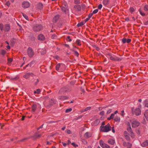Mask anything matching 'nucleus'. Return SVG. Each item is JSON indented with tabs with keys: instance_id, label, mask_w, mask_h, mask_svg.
<instances>
[{
	"instance_id": "39448f33",
	"label": "nucleus",
	"mask_w": 148,
	"mask_h": 148,
	"mask_svg": "<svg viewBox=\"0 0 148 148\" xmlns=\"http://www.w3.org/2000/svg\"><path fill=\"white\" fill-rule=\"evenodd\" d=\"M99 144L100 146L103 148H110V147L107 144L104 143L101 140L99 141Z\"/></svg>"
},
{
	"instance_id": "1a4fd4ad",
	"label": "nucleus",
	"mask_w": 148,
	"mask_h": 148,
	"mask_svg": "<svg viewBox=\"0 0 148 148\" xmlns=\"http://www.w3.org/2000/svg\"><path fill=\"white\" fill-rule=\"evenodd\" d=\"M30 5L29 3L27 1H24L23 3L22 6L24 8H27Z\"/></svg>"
},
{
	"instance_id": "09e8293b",
	"label": "nucleus",
	"mask_w": 148,
	"mask_h": 148,
	"mask_svg": "<svg viewBox=\"0 0 148 148\" xmlns=\"http://www.w3.org/2000/svg\"><path fill=\"white\" fill-rule=\"evenodd\" d=\"M93 14L92 13L89 14L88 15V17L90 18L92 17Z\"/></svg>"
},
{
	"instance_id": "20e7f679",
	"label": "nucleus",
	"mask_w": 148,
	"mask_h": 148,
	"mask_svg": "<svg viewBox=\"0 0 148 148\" xmlns=\"http://www.w3.org/2000/svg\"><path fill=\"white\" fill-rule=\"evenodd\" d=\"M27 54L30 57H32L34 55V52L32 49L31 47H29L27 49Z\"/></svg>"
},
{
	"instance_id": "6e6552de",
	"label": "nucleus",
	"mask_w": 148,
	"mask_h": 148,
	"mask_svg": "<svg viewBox=\"0 0 148 148\" xmlns=\"http://www.w3.org/2000/svg\"><path fill=\"white\" fill-rule=\"evenodd\" d=\"M110 59L112 60L115 61H121L122 58H119L116 56H111L110 58Z\"/></svg>"
},
{
	"instance_id": "0e129e2a",
	"label": "nucleus",
	"mask_w": 148,
	"mask_h": 148,
	"mask_svg": "<svg viewBox=\"0 0 148 148\" xmlns=\"http://www.w3.org/2000/svg\"><path fill=\"white\" fill-rule=\"evenodd\" d=\"M39 5L41 6L40 8H42V4L41 3H39Z\"/></svg>"
},
{
	"instance_id": "3c124183",
	"label": "nucleus",
	"mask_w": 148,
	"mask_h": 148,
	"mask_svg": "<svg viewBox=\"0 0 148 148\" xmlns=\"http://www.w3.org/2000/svg\"><path fill=\"white\" fill-rule=\"evenodd\" d=\"M115 114L114 113L112 114L110 116V118L113 119L114 117Z\"/></svg>"
},
{
	"instance_id": "c9c22d12",
	"label": "nucleus",
	"mask_w": 148,
	"mask_h": 148,
	"mask_svg": "<svg viewBox=\"0 0 148 148\" xmlns=\"http://www.w3.org/2000/svg\"><path fill=\"white\" fill-rule=\"evenodd\" d=\"M125 139L128 141H129L130 140V138L129 136L127 135H125Z\"/></svg>"
},
{
	"instance_id": "ea45409f",
	"label": "nucleus",
	"mask_w": 148,
	"mask_h": 148,
	"mask_svg": "<svg viewBox=\"0 0 148 148\" xmlns=\"http://www.w3.org/2000/svg\"><path fill=\"white\" fill-rule=\"evenodd\" d=\"M61 9L64 12H66V8L64 7H62L61 8Z\"/></svg>"
},
{
	"instance_id": "58836bf2",
	"label": "nucleus",
	"mask_w": 148,
	"mask_h": 148,
	"mask_svg": "<svg viewBox=\"0 0 148 148\" xmlns=\"http://www.w3.org/2000/svg\"><path fill=\"white\" fill-rule=\"evenodd\" d=\"M127 39L126 38H123L122 39V41L123 43H125L126 42Z\"/></svg>"
},
{
	"instance_id": "423d86ee",
	"label": "nucleus",
	"mask_w": 148,
	"mask_h": 148,
	"mask_svg": "<svg viewBox=\"0 0 148 148\" xmlns=\"http://www.w3.org/2000/svg\"><path fill=\"white\" fill-rule=\"evenodd\" d=\"M34 74L32 73H27L24 75L23 77L26 79H28L30 77H33L34 76Z\"/></svg>"
},
{
	"instance_id": "4be33fe9",
	"label": "nucleus",
	"mask_w": 148,
	"mask_h": 148,
	"mask_svg": "<svg viewBox=\"0 0 148 148\" xmlns=\"http://www.w3.org/2000/svg\"><path fill=\"white\" fill-rule=\"evenodd\" d=\"M109 0H103V5H106L109 4Z\"/></svg>"
},
{
	"instance_id": "680f3d73",
	"label": "nucleus",
	"mask_w": 148,
	"mask_h": 148,
	"mask_svg": "<svg viewBox=\"0 0 148 148\" xmlns=\"http://www.w3.org/2000/svg\"><path fill=\"white\" fill-rule=\"evenodd\" d=\"M112 131L113 133H114L115 132V130L114 127H113L112 128Z\"/></svg>"
},
{
	"instance_id": "f704fd0d",
	"label": "nucleus",
	"mask_w": 148,
	"mask_h": 148,
	"mask_svg": "<svg viewBox=\"0 0 148 148\" xmlns=\"http://www.w3.org/2000/svg\"><path fill=\"white\" fill-rule=\"evenodd\" d=\"M71 145H73L75 147H76L78 146V145L77 144H76L75 143H72Z\"/></svg>"
},
{
	"instance_id": "393cba45",
	"label": "nucleus",
	"mask_w": 148,
	"mask_h": 148,
	"mask_svg": "<svg viewBox=\"0 0 148 148\" xmlns=\"http://www.w3.org/2000/svg\"><path fill=\"white\" fill-rule=\"evenodd\" d=\"M136 8L132 7H130V8L129 10L131 13H132L134 12Z\"/></svg>"
},
{
	"instance_id": "8fccbe9b",
	"label": "nucleus",
	"mask_w": 148,
	"mask_h": 148,
	"mask_svg": "<svg viewBox=\"0 0 148 148\" xmlns=\"http://www.w3.org/2000/svg\"><path fill=\"white\" fill-rule=\"evenodd\" d=\"M10 3L9 1H7L5 3V5H7L8 6H10Z\"/></svg>"
},
{
	"instance_id": "e2e57ef3",
	"label": "nucleus",
	"mask_w": 148,
	"mask_h": 148,
	"mask_svg": "<svg viewBox=\"0 0 148 148\" xmlns=\"http://www.w3.org/2000/svg\"><path fill=\"white\" fill-rule=\"evenodd\" d=\"M100 114L101 115H103L104 114V112L102 111L100 112Z\"/></svg>"
},
{
	"instance_id": "4c0bfd02",
	"label": "nucleus",
	"mask_w": 148,
	"mask_h": 148,
	"mask_svg": "<svg viewBox=\"0 0 148 148\" xmlns=\"http://www.w3.org/2000/svg\"><path fill=\"white\" fill-rule=\"evenodd\" d=\"M98 9H95L93 11L92 13L93 14H95L97 13L98 12Z\"/></svg>"
},
{
	"instance_id": "37998d69",
	"label": "nucleus",
	"mask_w": 148,
	"mask_h": 148,
	"mask_svg": "<svg viewBox=\"0 0 148 148\" xmlns=\"http://www.w3.org/2000/svg\"><path fill=\"white\" fill-rule=\"evenodd\" d=\"M74 2L75 4L79 3L80 2L79 0H75Z\"/></svg>"
},
{
	"instance_id": "ddd939ff",
	"label": "nucleus",
	"mask_w": 148,
	"mask_h": 148,
	"mask_svg": "<svg viewBox=\"0 0 148 148\" xmlns=\"http://www.w3.org/2000/svg\"><path fill=\"white\" fill-rule=\"evenodd\" d=\"M45 37L42 34H40L38 37V39L40 40H43L45 39Z\"/></svg>"
},
{
	"instance_id": "c85d7f7f",
	"label": "nucleus",
	"mask_w": 148,
	"mask_h": 148,
	"mask_svg": "<svg viewBox=\"0 0 148 148\" xmlns=\"http://www.w3.org/2000/svg\"><path fill=\"white\" fill-rule=\"evenodd\" d=\"M60 66V64L58 63L57 64L56 66V69L57 71H58L59 70V68Z\"/></svg>"
},
{
	"instance_id": "052dcab7",
	"label": "nucleus",
	"mask_w": 148,
	"mask_h": 148,
	"mask_svg": "<svg viewBox=\"0 0 148 148\" xmlns=\"http://www.w3.org/2000/svg\"><path fill=\"white\" fill-rule=\"evenodd\" d=\"M67 38L69 39L68 41L69 42H71V41L72 40L71 39H70V37L69 36H68L67 37Z\"/></svg>"
},
{
	"instance_id": "49530a36",
	"label": "nucleus",
	"mask_w": 148,
	"mask_h": 148,
	"mask_svg": "<svg viewBox=\"0 0 148 148\" xmlns=\"http://www.w3.org/2000/svg\"><path fill=\"white\" fill-rule=\"evenodd\" d=\"M8 62L11 63L12 61V59L11 58H8Z\"/></svg>"
},
{
	"instance_id": "603ef678",
	"label": "nucleus",
	"mask_w": 148,
	"mask_h": 148,
	"mask_svg": "<svg viewBox=\"0 0 148 148\" xmlns=\"http://www.w3.org/2000/svg\"><path fill=\"white\" fill-rule=\"evenodd\" d=\"M35 136L36 137H40L41 136V134H36Z\"/></svg>"
},
{
	"instance_id": "864d4df0",
	"label": "nucleus",
	"mask_w": 148,
	"mask_h": 148,
	"mask_svg": "<svg viewBox=\"0 0 148 148\" xmlns=\"http://www.w3.org/2000/svg\"><path fill=\"white\" fill-rule=\"evenodd\" d=\"M3 25L2 24H0V28L1 30H2L3 29Z\"/></svg>"
},
{
	"instance_id": "de8ad7c7",
	"label": "nucleus",
	"mask_w": 148,
	"mask_h": 148,
	"mask_svg": "<svg viewBox=\"0 0 148 148\" xmlns=\"http://www.w3.org/2000/svg\"><path fill=\"white\" fill-rule=\"evenodd\" d=\"M131 40L130 39H127L126 42L127 43H129L131 42Z\"/></svg>"
},
{
	"instance_id": "9d476101",
	"label": "nucleus",
	"mask_w": 148,
	"mask_h": 148,
	"mask_svg": "<svg viewBox=\"0 0 148 148\" xmlns=\"http://www.w3.org/2000/svg\"><path fill=\"white\" fill-rule=\"evenodd\" d=\"M74 8L75 10L77 12L81 11L82 9L81 6L78 5H75L74 7Z\"/></svg>"
},
{
	"instance_id": "7c9ffc66",
	"label": "nucleus",
	"mask_w": 148,
	"mask_h": 148,
	"mask_svg": "<svg viewBox=\"0 0 148 148\" xmlns=\"http://www.w3.org/2000/svg\"><path fill=\"white\" fill-rule=\"evenodd\" d=\"M145 106L148 108V100H146L144 102Z\"/></svg>"
},
{
	"instance_id": "c756f323",
	"label": "nucleus",
	"mask_w": 148,
	"mask_h": 148,
	"mask_svg": "<svg viewBox=\"0 0 148 148\" xmlns=\"http://www.w3.org/2000/svg\"><path fill=\"white\" fill-rule=\"evenodd\" d=\"M84 24L83 22H81L80 23H78L77 26L78 27H80L83 26Z\"/></svg>"
},
{
	"instance_id": "6e6d98bb",
	"label": "nucleus",
	"mask_w": 148,
	"mask_h": 148,
	"mask_svg": "<svg viewBox=\"0 0 148 148\" xmlns=\"http://www.w3.org/2000/svg\"><path fill=\"white\" fill-rule=\"evenodd\" d=\"M124 111L122 110L121 112V115L122 116H124Z\"/></svg>"
},
{
	"instance_id": "c03bdc74",
	"label": "nucleus",
	"mask_w": 148,
	"mask_h": 148,
	"mask_svg": "<svg viewBox=\"0 0 148 148\" xmlns=\"http://www.w3.org/2000/svg\"><path fill=\"white\" fill-rule=\"evenodd\" d=\"M102 7V5L101 4H99L98 6V9L100 10Z\"/></svg>"
},
{
	"instance_id": "473e14b6",
	"label": "nucleus",
	"mask_w": 148,
	"mask_h": 148,
	"mask_svg": "<svg viewBox=\"0 0 148 148\" xmlns=\"http://www.w3.org/2000/svg\"><path fill=\"white\" fill-rule=\"evenodd\" d=\"M139 11L140 12V14L142 16H144L145 15V14L144 13H143L142 12L141 9H140L139 10Z\"/></svg>"
},
{
	"instance_id": "f257e3e1",
	"label": "nucleus",
	"mask_w": 148,
	"mask_h": 148,
	"mask_svg": "<svg viewBox=\"0 0 148 148\" xmlns=\"http://www.w3.org/2000/svg\"><path fill=\"white\" fill-rule=\"evenodd\" d=\"M101 132H107L111 130V127L109 123H108L105 126H101L100 127Z\"/></svg>"
},
{
	"instance_id": "79ce46f5",
	"label": "nucleus",
	"mask_w": 148,
	"mask_h": 148,
	"mask_svg": "<svg viewBox=\"0 0 148 148\" xmlns=\"http://www.w3.org/2000/svg\"><path fill=\"white\" fill-rule=\"evenodd\" d=\"M129 134L130 135L132 138H134V135L133 132H132V133H129Z\"/></svg>"
},
{
	"instance_id": "72a5a7b5",
	"label": "nucleus",
	"mask_w": 148,
	"mask_h": 148,
	"mask_svg": "<svg viewBox=\"0 0 148 148\" xmlns=\"http://www.w3.org/2000/svg\"><path fill=\"white\" fill-rule=\"evenodd\" d=\"M72 110V109L71 108H69L66 109L65 111V112L66 113H68L69 112H70Z\"/></svg>"
},
{
	"instance_id": "bf43d9fd",
	"label": "nucleus",
	"mask_w": 148,
	"mask_h": 148,
	"mask_svg": "<svg viewBox=\"0 0 148 148\" xmlns=\"http://www.w3.org/2000/svg\"><path fill=\"white\" fill-rule=\"evenodd\" d=\"M90 18H89L88 17V18H86L85 19V23L87 21H88L89 19H90Z\"/></svg>"
},
{
	"instance_id": "a211bd4d",
	"label": "nucleus",
	"mask_w": 148,
	"mask_h": 148,
	"mask_svg": "<svg viewBox=\"0 0 148 148\" xmlns=\"http://www.w3.org/2000/svg\"><path fill=\"white\" fill-rule=\"evenodd\" d=\"M59 18V16L58 15H57L53 18V20L54 22H56L58 19Z\"/></svg>"
},
{
	"instance_id": "7ed1b4c3",
	"label": "nucleus",
	"mask_w": 148,
	"mask_h": 148,
	"mask_svg": "<svg viewBox=\"0 0 148 148\" xmlns=\"http://www.w3.org/2000/svg\"><path fill=\"white\" fill-rule=\"evenodd\" d=\"M42 28V26L41 25L36 24L34 25L33 27V30L35 32H39Z\"/></svg>"
},
{
	"instance_id": "2eb2a0df",
	"label": "nucleus",
	"mask_w": 148,
	"mask_h": 148,
	"mask_svg": "<svg viewBox=\"0 0 148 148\" xmlns=\"http://www.w3.org/2000/svg\"><path fill=\"white\" fill-rule=\"evenodd\" d=\"M141 145L143 147H146L148 145V141L146 140L141 144Z\"/></svg>"
},
{
	"instance_id": "dca6fc26",
	"label": "nucleus",
	"mask_w": 148,
	"mask_h": 148,
	"mask_svg": "<svg viewBox=\"0 0 148 148\" xmlns=\"http://www.w3.org/2000/svg\"><path fill=\"white\" fill-rule=\"evenodd\" d=\"M100 123V120L98 119H97L92 123V124L95 125H97L99 124Z\"/></svg>"
},
{
	"instance_id": "e433bc0d",
	"label": "nucleus",
	"mask_w": 148,
	"mask_h": 148,
	"mask_svg": "<svg viewBox=\"0 0 148 148\" xmlns=\"http://www.w3.org/2000/svg\"><path fill=\"white\" fill-rule=\"evenodd\" d=\"M23 15L24 17L27 20H28V16L24 14L23 13Z\"/></svg>"
},
{
	"instance_id": "a18cd8bd",
	"label": "nucleus",
	"mask_w": 148,
	"mask_h": 148,
	"mask_svg": "<svg viewBox=\"0 0 148 148\" xmlns=\"http://www.w3.org/2000/svg\"><path fill=\"white\" fill-rule=\"evenodd\" d=\"M5 53H6V52L4 50H2L1 51V53L3 55H5Z\"/></svg>"
},
{
	"instance_id": "aec40b11",
	"label": "nucleus",
	"mask_w": 148,
	"mask_h": 148,
	"mask_svg": "<svg viewBox=\"0 0 148 148\" xmlns=\"http://www.w3.org/2000/svg\"><path fill=\"white\" fill-rule=\"evenodd\" d=\"M84 135L85 136H86L88 138H89L91 136L92 134L90 132H87Z\"/></svg>"
},
{
	"instance_id": "a19ab883",
	"label": "nucleus",
	"mask_w": 148,
	"mask_h": 148,
	"mask_svg": "<svg viewBox=\"0 0 148 148\" xmlns=\"http://www.w3.org/2000/svg\"><path fill=\"white\" fill-rule=\"evenodd\" d=\"M52 39H55L57 38V35L55 34L51 36Z\"/></svg>"
},
{
	"instance_id": "13d9d810",
	"label": "nucleus",
	"mask_w": 148,
	"mask_h": 148,
	"mask_svg": "<svg viewBox=\"0 0 148 148\" xmlns=\"http://www.w3.org/2000/svg\"><path fill=\"white\" fill-rule=\"evenodd\" d=\"M82 117V116H78V117H77V118H76L75 119L76 120H77V119H80Z\"/></svg>"
},
{
	"instance_id": "6ab92c4d",
	"label": "nucleus",
	"mask_w": 148,
	"mask_h": 148,
	"mask_svg": "<svg viewBox=\"0 0 148 148\" xmlns=\"http://www.w3.org/2000/svg\"><path fill=\"white\" fill-rule=\"evenodd\" d=\"M37 106L36 104H34L32 106V111L33 112H34L37 109Z\"/></svg>"
},
{
	"instance_id": "f03ea898",
	"label": "nucleus",
	"mask_w": 148,
	"mask_h": 148,
	"mask_svg": "<svg viewBox=\"0 0 148 148\" xmlns=\"http://www.w3.org/2000/svg\"><path fill=\"white\" fill-rule=\"evenodd\" d=\"M132 114L136 116L139 115L141 114V110L139 108H136L135 109L133 108H132Z\"/></svg>"
},
{
	"instance_id": "f3484780",
	"label": "nucleus",
	"mask_w": 148,
	"mask_h": 148,
	"mask_svg": "<svg viewBox=\"0 0 148 148\" xmlns=\"http://www.w3.org/2000/svg\"><path fill=\"white\" fill-rule=\"evenodd\" d=\"M127 125L129 127L127 128V130L129 132V133H132V131L131 127L130 124V123H128L127 124Z\"/></svg>"
},
{
	"instance_id": "bb28decb",
	"label": "nucleus",
	"mask_w": 148,
	"mask_h": 148,
	"mask_svg": "<svg viewBox=\"0 0 148 148\" xmlns=\"http://www.w3.org/2000/svg\"><path fill=\"white\" fill-rule=\"evenodd\" d=\"M114 120L116 122H119L120 121V119L119 117L117 116L115 117Z\"/></svg>"
},
{
	"instance_id": "412c9836",
	"label": "nucleus",
	"mask_w": 148,
	"mask_h": 148,
	"mask_svg": "<svg viewBox=\"0 0 148 148\" xmlns=\"http://www.w3.org/2000/svg\"><path fill=\"white\" fill-rule=\"evenodd\" d=\"M108 143L111 145H113L115 143L114 140L112 139H109L108 141Z\"/></svg>"
},
{
	"instance_id": "5701e85b",
	"label": "nucleus",
	"mask_w": 148,
	"mask_h": 148,
	"mask_svg": "<svg viewBox=\"0 0 148 148\" xmlns=\"http://www.w3.org/2000/svg\"><path fill=\"white\" fill-rule=\"evenodd\" d=\"M59 98L60 99L62 100L67 99L68 98V97L66 96H61L59 97Z\"/></svg>"
},
{
	"instance_id": "69168bd1",
	"label": "nucleus",
	"mask_w": 148,
	"mask_h": 148,
	"mask_svg": "<svg viewBox=\"0 0 148 148\" xmlns=\"http://www.w3.org/2000/svg\"><path fill=\"white\" fill-rule=\"evenodd\" d=\"M62 143L64 147H65L66 145V144L65 143L62 142Z\"/></svg>"
},
{
	"instance_id": "4468645a",
	"label": "nucleus",
	"mask_w": 148,
	"mask_h": 148,
	"mask_svg": "<svg viewBox=\"0 0 148 148\" xmlns=\"http://www.w3.org/2000/svg\"><path fill=\"white\" fill-rule=\"evenodd\" d=\"M10 29V26L8 24L5 25L4 27V30L6 32L8 31Z\"/></svg>"
},
{
	"instance_id": "b1692460",
	"label": "nucleus",
	"mask_w": 148,
	"mask_h": 148,
	"mask_svg": "<svg viewBox=\"0 0 148 148\" xmlns=\"http://www.w3.org/2000/svg\"><path fill=\"white\" fill-rule=\"evenodd\" d=\"M145 117L147 121L148 120V110H146L144 113Z\"/></svg>"
},
{
	"instance_id": "a878e982",
	"label": "nucleus",
	"mask_w": 148,
	"mask_h": 148,
	"mask_svg": "<svg viewBox=\"0 0 148 148\" xmlns=\"http://www.w3.org/2000/svg\"><path fill=\"white\" fill-rule=\"evenodd\" d=\"M76 43L77 45L79 46H80L82 45L81 41L79 39L77 40Z\"/></svg>"
},
{
	"instance_id": "2f4dec72",
	"label": "nucleus",
	"mask_w": 148,
	"mask_h": 148,
	"mask_svg": "<svg viewBox=\"0 0 148 148\" xmlns=\"http://www.w3.org/2000/svg\"><path fill=\"white\" fill-rule=\"evenodd\" d=\"M91 108V107H88L87 108H86L84 110H83L82 112H84V111H88V110H89Z\"/></svg>"
},
{
	"instance_id": "f8f14e48",
	"label": "nucleus",
	"mask_w": 148,
	"mask_h": 148,
	"mask_svg": "<svg viewBox=\"0 0 148 148\" xmlns=\"http://www.w3.org/2000/svg\"><path fill=\"white\" fill-rule=\"evenodd\" d=\"M34 63V62L32 61L29 64L27 65L26 66L24 67L23 68L24 69H25L27 67H30Z\"/></svg>"
},
{
	"instance_id": "338daca9",
	"label": "nucleus",
	"mask_w": 148,
	"mask_h": 148,
	"mask_svg": "<svg viewBox=\"0 0 148 148\" xmlns=\"http://www.w3.org/2000/svg\"><path fill=\"white\" fill-rule=\"evenodd\" d=\"M125 19V21H130L129 18L128 17L126 18Z\"/></svg>"
},
{
	"instance_id": "5fc2aeb1",
	"label": "nucleus",
	"mask_w": 148,
	"mask_h": 148,
	"mask_svg": "<svg viewBox=\"0 0 148 148\" xmlns=\"http://www.w3.org/2000/svg\"><path fill=\"white\" fill-rule=\"evenodd\" d=\"M43 124H42V125L40 126L39 127L37 128V130H39L40 129L42 128L43 127Z\"/></svg>"
},
{
	"instance_id": "9b49d317",
	"label": "nucleus",
	"mask_w": 148,
	"mask_h": 148,
	"mask_svg": "<svg viewBox=\"0 0 148 148\" xmlns=\"http://www.w3.org/2000/svg\"><path fill=\"white\" fill-rule=\"evenodd\" d=\"M123 145L124 147H126L127 148H131L132 147V144L129 142L127 143L126 142H124Z\"/></svg>"
},
{
	"instance_id": "0eeeda50",
	"label": "nucleus",
	"mask_w": 148,
	"mask_h": 148,
	"mask_svg": "<svg viewBox=\"0 0 148 148\" xmlns=\"http://www.w3.org/2000/svg\"><path fill=\"white\" fill-rule=\"evenodd\" d=\"M140 123L136 121H134L132 123V127H136L139 125Z\"/></svg>"
},
{
	"instance_id": "cd10ccee",
	"label": "nucleus",
	"mask_w": 148,
	"mask_h": 148,
	"mask_svg": "<svg viewBox=\"0 0 148 148\" xmlns=\"http://www.w3.org/2000/svg\"><path fill=\"white\" fill-rule=\"evenodd\" d=\"M41 91L40 89H37L36 91H34V93L35 94H39Z\"/></svg>"
},
{
	"instance_id": "774afa93",
	"label": "nucleus",
	"mask_w": 148,
	"mask_h": 148,
	"mask_svg": "<svg viewBox=\"0 0 148 148\" xmlns=\"http://www.w3.org/2000/svg\"><path fill=\"white\" fill-rule=\"evenodd\" d=\"M67 133L68 134H70L71 133V131L70 130H68L67 131Z\"/></svg>"
},
{
	"instance_id": "4d7b16f0",
	"label": "nucleus",
	"mask_w": 148,
	"mask_h": 148,
	"mask_svg": "<svg viewBox=\"0 0 148 148\" xmlns=\"http://www.w3.org/2000/svg\"><path fill=\"white\" fill-rule=\"evenodd\" d=\"M75 53L76 56H78L79 55V53L77 51H75Z\"/></svg>"
}]
</instances>
